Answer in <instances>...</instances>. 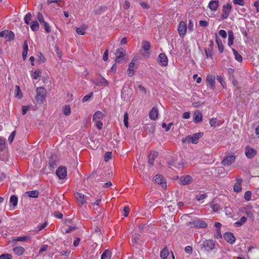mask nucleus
<instances>
[{
  "label": "nucleus",
  "mask_w": 259,
  "mask_h": 259,
  "mask_svg": "<svg viewBox=\"0 0 259 259\" xmlns=\"http://www.w3.org/2000/svg\"><path fill=\"white\" fill-rule=\"evenodd\" d=\"M183 143L192 142V138L191 136H188L185 138H183L182 140Z\"/></svg>",
  "instance_id": "nucleus-61"
},
{
  "label": "nucleus",
  "mask_w": 259,
  "mask_h": 259,
  "mask_svg": "<svg viewBox=\"0 0 259 259\" xmlns=\"http://www.w3.org/2000/svg\"><path fill=\"white\" fill-rule=\"evenodd\" d=\"M37 18L40 23L41 25H42L47 33H50L51 32V28L49 26V24L45 21L44 19V16L40 12H38L37 15Z\"/></svg>",
  "instance_id": "nucleus-5"
},
{
  "label": "nucleus",
  "mask_w": 259,
  "mask_h": 259,
  "mask_svg": "<svg viewBox=\"0 0 259 259\" xmlns=\"http://www.w3.org/2000/svg\"><path fill=\"white\" fill-rule=\"evenodd\" d=\"M233 3L240 6H244L245 4L244 0H233Z\"/></svg>",
  "instance_id": "nucleus-60"
},
{
  "label": "nucleus",
  "mask_w": 259,
  "mask_h": 259,
  "mask_svg": "<svg viewBox=\"0 0 259 259\" xmlns=\"http://www.w3.org/2000/svg\"><path fill=\"white\" fill-rule=\"evenodd\" d=\"M13 251L17 255H20L23 253L25 251L24 248L21 246H17L13 249Z\"/></svg>",
  "instance_id": "nucleus-28"
},
{
  "label": "nucleus",
  "mask_w": 259,
  "mask_h": 259,
  "mask_svg": "<svg viewBox=\"0 0 259 259\" xmlns=\"http://www.w3.org/2000/svg\"><path fill=\"white\" fill-rule=\"evenodd\" d=\"M47 225H48V222L47 221H46L43 224H42L40 226H38L37 227V228L35 229V231L39 232V231H41V230L45 228L47 226Z\"/></svg>",
  "instance_id": "nucleus-48"
},
{
  "label": "nucleus",
  "mask_w": 259,
  "mask_h": 259,
  "mask_svg": "<svg viewBox=\"0 0 259 259\" xmlns=\"http://www.w3.org/2000/svg\"><path fill=\"white\" fill-rule=\"evenodd\" d=\"M0 36L10 41L14 39L15 35L11 30L6 29L0 32Z\"/></svg>",
  "instance_id": "nucleus-7"
},
{
  "label": "nucleus",
  "mask_w": 259,
  "mask_h": 259,
  "mask_svg": "<svg viewBox=\"0 0 259 259\" xmlns=\"http://www.w3.org/2000/svg\"><path fill=\"white\" fill-rule=\"evenodd\" d=\"M36 92L35 99L38 103H41L42 101L46 98V90L44 88L40 87L36 88Z\"/></svg>",
  "instance_id": "nucleus-1"
},
{
  "label": "nucleus",
  "mask_w": 259,
  "mask_h": 259,
  "mask_svg": "<svg viewBox=\"0 0 259 259\" xmlns=\"http://www.w3.org/2000/svg\"><path fill=\"white\" fill-rule=\"evenodd\" d=\"M55 51L56 52V54L58 56V57L59 58H61L62 57V52L60 51L59 47L57 46H55Z\"/></svg>",
  "instance_id": "nucleus-62"
},
{
  "label": "nucleus",
  "mask_w": 259,
  "mask_h": 259,
  "mask_svg": "<svg viewBox=\"0 0 259 259\" xmlns=\"http://www.w3.org/2000/svg\"><path fill=\"white\" fill-rule=\"evenodd\" d=\"M193 27H194V24H193V21L192 20H189L188 26L189 30L190 31H193L194 29Z\"/></svg>",
  "instance_id": "nucleus-58"
},
{
  "label": "nucleus",
  "mask_w": 259,
  "mask_h": 259,
  "mask_svg": "<svg viewBox=\"0 0 259 259\" xmlns=\"http://www.w3.org/2000/svg\"><path fill=\"white\" fill-rule=\"evenodd\" d=\"M6 142L3 138L0 137V150L3 151L5 148Z\"/></svg>",
  "instance_id": "nucleus-53"
},
{
  "label": "nucleus",
  "mask_w": 259,
  "mask_h": 259,
  "mask_svg": "<svg viewBox=\"0 0 259 259\" xmlns=\"http://www.w3.org/2000/svg\"><path fill=\"white\" fill-rule=\"evenodd\" d=\"M168 255V250L166 247H165L160 252V257L161 258L166 259Z\"/></svg>",
  "instance_id": "nucleus-38"
},
{
  "label": "nucleus",
  "mask_w": 259,
  "mask_h": 259,
  "mask_svg": "<svg viewBox=\"0 0 259 259\" xmlns=\"http://www.w3.org/2000/svg\"><path fill=\"white\" fill-rule=\"evenodd\" d=\"M141 236L139 234H135L132 237V240L133 243L135 244H139L140 243Z\"/></svg>",
  "instance_id": "nucleus-30"
},
{
  "label": "nucleus",
  "mask_w": 259,
  "mask_h": 259,
  "mask_svg": "<svg viewBox=\"0 0 259 259\" xmlns=\"http://www.w3.org/2000/svg\"><path fill=\"white\" fill-rule=\"evenodd\" d=\"M46 58L41 53H39L38 59L37 62L39 64L44 63L45 62Z\"/></svg>",
  "instance_id": "nucleus-42"
},
{
  "label": "nucleus",
  "mask_w": 259,
  "mask_h": 259,
  "mask_svg": "<svg viewBox=\"0 0 259 259\" xmlns=\"http://www.w3.org/2000/svg\"><path fill=\"white\" fill-rule=\"evenodd\" d=\"M158 110L157 107H154L149 113V117L151 119L155 120L158 118Z\"/></svg>",
  "instance_id": "nucleus-21"
},
{
  "label": "nucleus",
  "mask_w": 259,
  "mask_h": 259,
  "mask_svg": "<svg viewBox=\"0 0 259 259\" xmlns=\"http://www.w3.org/2000/svg\"><path fill=\"white\" fill-rule=\"evenodd\" d=\"M91 81L97 86L107 87L109 85L108 81L103 76H101L100 80H98V79H91Z\"/></svg>",
  "instance_id": "nucleus-12"
},
{
  "label": "nucleus",
  "mask_w": 259,
  "mask_h": 259,
  "mask_svg": "<svg viewBox=\"0 0 259 259\" xmlns=\"http://www.w3.org/2000/svg\"><path fill=\"white\" fill-rule=\"evenodd\" d=\"M128 115L127 112H126L124 114L123 122H124V125L126 127H128Z\"/></svg>",
  "instance_id": "nucleus-47"
},
{
  "label": "nucleus",
  "mask_w": 259,
  "mask_h": 259,
  "mask_svg": "<svg viewBox=\"0 0 259 259\" xmlns=\"http://www.w3.org/2000/svg\"><path fill=\"white\" fill-rule=\"evenodd\" d=\"M10 202L14 206H16L18 202L17 197L14 195L11 196L10 199Z\"/></svg>",
  "instance_id": "nucleus-39"
},
{
  "label": "nucleus",
  "mask_w": 259,
  "mask_h": 259,
  "mask_svg": "<svg viewBox=\"0 0 259 259\" xmlns=\"http://www.w3.org/2000/svg\"><path fill=\"white\" fill-rule=\"evenodd\" d=\"M224 238L228 243L231 244H233L236 240L235 237L233 233L231 232H226L224 234Z\"/></svg>",
  "instance_id": "nucleus-16"
},
{
  "label": "nucleus",
  "mask_w": 259,
  "mask_h": 259,
  "mask_svg": "<svg viewBox=\"0 0 259 259\" xmlns=\"http://www.w3.org/2000/svg\"><path fill=\"white\" fill-rule=\"evenodd\" d=\"M110 257L111 252L108 249L104 250L101 255V259H110Z\"/></svg>",
  "instance_id": "nucleus-34"
},
{
  "label": "nucleus",
  "mask_w": 259,
  "mask_h": 259,
  "mask_svg": "<svg viewBox=\"0 0 259 259\" xmlns=\"http://www.w3.org/2000/svg\"><path fill=\"white\" fill-rule=\"evenodd\" d=\"M31 29L32 31H35L38 30L39 24L36 21H33L30 25Z\"/></svg>",
  "instance_id": "nucleus-37"
},
{
  "label": "nucleus",
  "mask_w": 259,
  "mask_h": 259,
  "mask_svg": "<svg viewBox=\"0 0 259 259\" xmlns=\"http://www.w3.org/2000/svg\"><path fill=\"white\" fill-rule=\"evenodd\" d=\"M212 49L209 48L204 49L205 55L207 58H211L212 56Z\"/></svg>",
  "instance_id": "nucleus-45"
},
{
  "label": "nucleus",
  "mask_w": 259,
  "mask_h": 259,
  "mask_svg": "<svg viewBox=\"0 0 259 259\" xmlns=\"http://www.w3.org/2000/svg\"><path fill=\"white\" fill-rule=\"evenodd\" d=\"M15 96L19 99H21L22 97V94L19 85H17L15 86Z\"/></svg>",
  "instance_id": "nucleus-36"
},
{
  "label": "nucleus",
  "mask_w": 259,
  "mask_h": 259,
  "mask_svg": "<svg viewBox=\"0 0 259 259\" xmlns=\"http://www.w3.org/2000/svg\"><path fill=\"white\" fill-rule=\"evenodd\" d=\"M211 207H212V209H213V211L214 212H219L220 209V205L218 204H212L211 205Z\"/></svg>",
  "instance_id": "nucleus-57"
},
{
  "label": "nucleus",
  "mask_w": 259,
  "mask_h": 259,
  "mask_svg": "<svg viewBox=\"0 0 259 259\" xmlns=\"http://www.w3.org/2000/svg\"><path fill=\"white\" fill-rule=\"evenodd\" d=\"M76 31L80 35H84L85 33V29L82 27L76 28Z\"/></svg>",
  "instance_id": "nucleus-55"
},
{
  "label": "nucleus",
  "mask_w": 259,
  "mask_h": 259,
  "mask_svg": "<svg viewBox=\"0 0 259 259\" xmlns=\"http://www.w3.org/2000/svg\"><path fill=\"white\" fill-rule=\"evenodd\" d=\"M63 113L66 115H69L71 113V109L69 105H66L63 108Z\"/></svg>",
  "instance_id": "nucleus-41"
},
{
  "label": "nucleus",
  "mask_w": 259,
  "mask_h": 259,
  "mask_svg": "<svg viewBox=\"0 0 259 259\" xmlns=\"http://www.w3.org/2000/svg\"><path fill=\"white\" fill-rule=\"evenodd\" d=\"M172 125H173V122H170L167 125L165 122H163L162 124V127L164 128H165L166 132H168L169 131V130L171 128V126Z\"/></svg>",
  "instance_id": "nucleus-46"
},
{
  "label": "nucleus",
  "mask_w": 259,
  "mask_h": 259,
  "mask_svg": "<svg viewBox=\"0 0 259 259\" xmlns=\"http://www.w3.org/2000/svg\"><path fill=\"white\" fill-rule=\"evenodd\" d=\"M234 39V34L232 31H228V45L229 46H231L233 44V41Z\"/></svg>",
  "instance_id": "nucleus-27"
},
{
  "label": "nucleus",
  "mask_w": 259,
  "mask_h": 259,
  "mask_svg": "<svg viewBox=\"0 0 259 259\" xmlns=\"http://www.w3.org/2000/svg\"><path fill=\"white\" fill-rule=\"evenodd\" d=\"M108 59V50L107 49L104 53L103 59L104 61H106Z\"/></svg>",
  "instance_id": "nucleus-63"
},
{
  "label": "nucleus",
  "mask_w": 259,
  "mask_h": 259,
  "mask_svg": "<svg viewBox=\"0 0 259 259\" xmlns=\"http://www.w3.org/2000/svg\"><path fill=\"white\" fill-rule=\"evenodd\" d=\"M151 48V45L148 41H143L142 42V48L144 50L145 52L143 54V56L146 57H149L150 52L149 51Z\"/></svg>",
  "instance_id": "nucleus-13"
},
{
  "label": "nucleus",
  "mask_w": 259,
  "mask_h": 259,
  "mask_svg": "<svg viewBox=\"0 0 259 259\" xmlns=\"http://www.w3.org/2000/svg\"><path fill=\"white\" fill-rule=\"evenodd\" d=\"M237 182L235 183V184L234 186V191L235 192L239 193L241 192L242 190V187H241V182L242 181L241 179H237Z\"/></svg>",
  "instance_id": "nucleus-24"
},
{
  "label": "nucleus",
  "mask_w": 259,
  "mask_h": 259,
  "mask_svg": "<svg viewBox=\"0 0 259 259\" xmlns=\"http://www.w3.org/2000/svg\"><path fill=\"white\" fill-rule=\"evenodd\" d=\"M219 0H211L209 2L208 7L211 11H216L219 7Z\"/></svg>",
  "instance_id": "nucleus-22"
},
{
  "label": "nucleus",
  "mask_w": 259,
  "mask_h": 259,
  "mask_svg": "<svg viewBox=\"0 0 259 259\" xmlns=\"http://www.w3.org/2000/svg\"><path fill=\"white\" fill-rule=\"evenodd\" d=\"M154 178V180L156 183L161 185V186L163 188L166 187V181L162 176L160 175H156Z\"/></svg>",
  "instance_id": "nucleus-15"
},
{
  "label": "nucleus",
  "mask_w": 259,
  "mask_h": 259,
  "mask_svg": "<svg viewBox=\"0 0 259 259\" xmlns=\"http://www.w3.org/2000/svg\"><path fill=\"white\" fill-rule=\"evenodd\" d=\"M215 41L218 45L219 51L220 53H222L224 51V46L220 38L215 34Z\"/></svg>",
  "instance_id": "nucleus-26"
},
{
  "label": "nucleus",
  "mask_w": 259,
  "mask_h": 259,
  "mask_svg": "<svg viewBox=\"0 0 259 259\" xmlns=\"http://www.w3.org/2000/svg\"><path fill=\"white\" fill-rule=\"evenodd\" d=\"M245 154L248 158L251 159L256 155L257 151L250 147H246L245 149Z\"/></svg>",
  "instance_id": "nucleus-10"
},
{
  "label": "nucleus",
  "mask_w": 259,
  "mask_h": 259,
  "mask_svg": "<svg viewBox=\"0 0 259 259\" xmlns=\"http://www.w3.org/2000/svg\"><path fill=\"white\" fill-rule=\"evenodd\" d=\"M251 197V192L250 191H246L244 194V198L246 201H249Z\"/></svg>",
  "instance_id": "nucleus-51"
},
{
  "label": "nucleus",
  "mask_w": 259,
  "mask_h": 259,
  "mask_svg": "<svg viewBox=\"0 0 259 259\" xmlns=\"http://www.w3.org/2000/svg\"><path fill=\"white\" fill-rule=\"evenodd\" d=\"M58 158L55 155L51 154L49 157V166L50 170H52L58 165Z\"/></svg>",
  "instance_id": "nucleus-8"
},
{
  "label": "nucleus",
  "mask_w": 259,
  "mask_h": 259,
  "mask_svg": "<svg viewBox=\"0 0 259 259\" xmlns=\"http://www.w3.org/2000/svg\"><path fill=\"white\" fill-rule=\"evenodd\" d=\"M187 30V26L186 22L181 21L178 28V32L181 37H183L186 35Z\"/></svg>",
  "instance_id": "nucleus-6"
},
{
  "label": "nucleus",
  "mask_w": 259,
  "mask_h": 259,
  "mask_svg": "<svg viewBox=\"0 0 259 259\" xmlns=\"http://www.w3.org/2000/svg\"><path fill=\"white\" fill-rule=\"evenodd\" d=\"M207 196V195L206 194H199L196 196V199L197 201H200L201 200H203V199L206 198Z\"/></svg>",
  "instance_id": "nucleus-50"
},
{
  "label": "nucleus",
  "mask_w": 259,
  "mask_h": 259,
  "mask_svg": "<svg viewBox=\"0 0 259 259\" xmlns=\"http://www.w3.org/2000/svg\"><path fill=\"white\" fill-rule=\"evenodd\" d=\"M192 178L190 176H182L180 179V184L183 185L189 184L192 182Z\"/></svg>",
  "instance_id": "nucleus-20"
},
{
  "label": "nucleus",
  "mask_w": 259,
  "mask_h": 259,
  "mask_svg": "<svg viewBox=\"0 0 259 259\" xmlns=\"http://www.w3.org/2000/svg\"><path fill=\"white\" fill-rule=\"evenodd\" d=\"M158 62L161 66H166L168 64V58L166 55L164 53H160L158 58Z\"/></svg>",
  "instance_id": "nucleus-9"
},
{
  "label": "nucleus",
  "mask_w": 259,
  "mask_h": 259,
  "mask_svg": "<svg viewBox=\"0 0 259 259\" xmlns=\"http://www.w3.org/2000/svg\"><path fill=\"white\" fill-rule=\"evenodd\" d=\"M103 117V113L100 111H98L94 114L93 116V121H97L99 119H102Z\"/></svg>",
  "instance_id": "nucleus-25"
},
{
  "label": "nucleus",
  "mask_w": 259,
  "mask_h": 259,
  "mask_svg": "<svg viewBox=\"0 0 259 259\" xmlns=\"http://www.w3.org/2000/svg\"><path fill=\"white\" fill-rule=\"evenodd\" d=\"M246 220L247 218L245 217H242L239 221L235 223V225L237 227H240L246 222Z\"/></svg>",
  "instance_id": "nucleus-35"
},
{
  "label": "nucleus",
  "mask_w": 259,
  "mask_h": 259,
  "mask_svg": "<svg viewBox=\"0 0 259 259\" xmlns=\"http://www.w3.org/2000/svg\"><path fill=\"white\" fill-rule=\"evenodd\" d=\"M193 120L195 123H199L202 120V115L199 110L194 111L193 113Z\"/></svg>",
  "instance_id": "nucleus-19"
},
{
  "label": "nucleus",
  "mask_w": 259,
  "mask_h": 259,
  "mask_svg": "<svg viewBox=\"0 0 259 259\" xmlns=\"http://www.w3.org/2000/svg\"><path fill=\"white\" fill-rule=\"evenodd\" d=\"M41 72L40 70L37 69L33 72V73L31 74L32 77L34 79H37L38 77L40 76Z\"/></svg>",
  "instance_id": "nucleus-40"
},
{
  "label": "nucleus",
  "mask_w": 259,
  "mask_h": 259,
  "mask_svg": "<svg viewBox=\"0 0 259 259\" xmlns=\"http://www.w3.org/2000/svg\"><path fill=\"white\" fill-rule=\"evenodd\" d=\"M219 34L220 36H221L223 38H226L227 37V33L225 30H220L219 31Z\"/></svg>",
  "instance_id": "nucleus-59"
},
{
  "label": "nucleus",
  "mask_w": 259,
  "mask_h": 259,
  "mask_svg": "<svg viewBox=\"0 0 259 259\" xmlns=\"http://www.w3.org/2000/svg\"><path fill=\"white\" fill-rule=\"evenodd\" d=\"M16 132L15 131L12 132L10 136L9 137L8 141L9 142L11 143H12L15 136H16Z\"/></svg>",
  "instance_id": "nucleus-56"
},
{
  "label": "nucleus",
  "mask_w": 259,
  "mask_h": 259,
  "mask_svg": "<svg viewBox=\"0 0 259 259\" xmlns=\"http://www.w3.org/2000/svg\"><path fill=\"white\" fill-rule=\"evenodd\" d=\"M32 17V15L30 13H28L25 15L24 17V21L27 24H30V22L31 20Z\"/></svg>",
  "instance_id": "nucleus-44"
},
{
  "label": "nucleus",
  "mask_w": 259,
  "mask_h": 259,
  "mask_svg": "<svg viewBox=\"0 0 259 259\" xmlns=\"http://www.w3.org/2000/svg\"><path fill=\"white\" fill-rule=\"evenodd\" d=\"M12 256L8 253H4L0 255V259H11Z\"/></svg>",
  "instance_id": "nucleus-54"
},
{
  "label": "nucleus",
  "mask_w": 259,
  "mask_h": 259,
  "mask_svg": "<svg viewBox=\"0 0 259 259\" xmlns=\"http://www.w3.org/2000/svg\"><path fill=\"white\" fill-rule=\"evenodd\" d=\"M206 81L209 83L210 87H213L215 82V77L211 75H208L206 78Z\"/></svg>",
  "instance_id": "nucleus-32"
},
{
  "label": "nucleus",
  "mask_w": 259,
  "mask_h": 259,
  "mask_svg": "<svg viewBox=\"0 0 259 259\" xmlns=\"http://www.w3.org/2000/svg\"><path fill=\"white\" fill-rule=\"evenodd\" d=\"M125 54V50L122 48H119L117 49L115 55L116 57H124Z\"/></svg>",
  "instance_id": "nucleus-31"
},
{
  "label": "nucleus",
  "mask_w": 259,
  "mask_h": 259,
  "mask_svg": "<svg viewBox=\"0 0 259 259\" xmlns=\"http://www.w3.org/2000/svg\"><path fill=\"white\" fill-rule=\"evenodd\" d=\"M232 51L233 52L235 59L237 61L241 62L242 61L241 55L234 49H232Z\"/></svg>",
  "instance_id": "nucleus-33"
},
{
  "label": "nucleus",
  "mask_w": 259,
  "mask_h": 259,
  "mask_svg": "<svg viewBox=\"0 0 259 259\" xmlns=\"http://www.w3.org/2000/svg\"><path fill=\"white\" fill-rule=\"evenodd\" d=\"M56 174L60 179L65 178L67 176V169L64 166H60L56 170Z\"/></svg>",
  "instance_id": "nucleus-11"
},
{
  "label": "nucleus",
  "mask_w": 259,
  "mask_h": 259,
  "mask_svg": "<svg viewBox=\"0 0 259 259\" xmlns=\"http://www.w3.org/2000/svg\"><path fill=\"white\" fill-rule=\"evenodd\" d=\"M235 156L234 155L228 156L225 157L222 161L224 165H229L235 161Z\"/></svg>",
  "instance_id": "nucleus-17"
},
{
  "label": "nucleus",
  "mask_w": 259,
  "mask_h": 259,
  "mask_svg": "<svg viewBox=\"0 0 259 259\" xmlns=\"http://www.w3.org/2000/svg\"><path fill=\"white\" fill-rule=\"evenodd\" d=\"M25 194H27L28 196L31 198H37L39 195V192L37 190H33L30 191H27L25 192Z\"/></svg>",
  "instance_id": "nucleus-29"
},
{
  "label": "nucleus",
  "mask_w": 259,
  "mask_h": 259,
  "mask_svg": "<svg viewBox=\"0 0 259 259\" xmlns=\"http://www.w3.org/2000/svg\"><path fill=\"white\" fill-rule=\"evenodd\" d=\"M93 96V93H91L88 95H85L82 99V102H85L89 101Z\"/></svg>",
  "instance_id": "nucleus-49"
},
{
  "label": "nucleus",
  "mask_w": 259,
  "mask_h": 259,
  "mask_svg": "<svg viewBox=\"0 0 259 259\" xmlns=\"http://www.w3.org/2000/svg\"><path fill=\"white\" fill-rule=\"evenodd\" d=\"M203 135V133H198L193 134V136H191L192 143L193 144H197L199 139L202 137Z\"/></svg>",
  "instance_id": "nucleus-23"
},
{
  "label": "nucleus",
  "mask_w": 259,
  "mask_h": 259,
  "mask_svg": "<svg viewBox=\"0 0 259 259\" xmlns=\"http://www.w3.org/2000/svg\"><path fill=\"white\" fill-rule=\"evenodd\" d=\"M185 250L187 253L191 254L193 251L192 247L190 246H187L185 248Z\"/></svg>",
  "instance_id": "nucleus-64"
},
{
  "label": "nucleus",
  "mask_w": 259,
  "mask_h": 259,
  "mask_svg": "<svg viewBox=\"0 0 259 259\" xmlns=\"http://www.w3.org/2000/svg\"><path fill=\"white\" fill-rule=\"evenodd\" d=\"M232 9V7L230 4L228 3L226 5H224L222 6V13L221 14V19L222 20H224L228 18Z\"/></svg>",
  "instance_id": "nucleus-4"
},
{
  "label": "nucleus",
  "mask_w": 259,
  "mask_h": 259,
  "mask_svg": "<svg viewBox=\"0 0 259 259\" xmlns=\"http://www.w3.org/2000/svg\"><path fill=\"white\" fill-rule=\"evenodd\" d=\"M28 51V45L27 40H25L23 46V52L27 53Z\"/></svg>",
  "instance_id": "nucleus-52"
},
{
  "label": "nucleus",
  "mask_w": 259,
  "mask_h": 259,
  "mask_svg": "<svg viewBox=\"0 0 259 259\" xmlns=\"http://www.w3.org/2000/svg\"><path fill=\"white\" fill-rule=\"evenodd\" d=\"M74 197L76 201L80 205H82L86 202V200L84 195L81 193L76 192L74 194Z\"/></svg>",
  "instance_id": "nucleus-14"
},
{
  "label": "nucleus",
  "mask_w": 259,
  "mask_h": 259,
  "mask_svg": "<svg viewBox=\"0 0 259 259\" xmlns=\"http://www.w3.org/2000/svg\"><path fill=\"white\" fill-rule=\"evenodd\" d=\"M112 153L111 152H107L104 155V160L105 162L108 161L112 159Z\"/></svg>",
  "instance_id": "nucleus-43"
},
{
  "label": "nucleus",
  "mask_w": 259,
  "mask_h": 259,
  "mask_svg": "<svg viewBox=\"0 0 259 259\" xmlns=\"http://www.w3.org/2000/svg\"><path fill=\"white\" fill-rule=\"evenodd\" d=\"M200 249L204 248L206 250L209 251L214 248V241L212 239L205 240L203 243L200 245Z\"/></svg>",
  "instance_id": "nucleus-2"
},
{
  "label": "nucleus",
  "mask_w": 259,
  "mask_h": 259,
  "mask_svg": "<svg viewBox=\"0 0 259 259\" xmlns=\"http://www.w3.org/2000/svg\"><path fill=\"white\" fill-rule=\"evenodd\" d=\"M187 226L190 228H204L207 227V224L202 220H196L187 223Z\"/></svg>",
  "instance_id": "nucleus-3"
},
{
  "label": "nucleus",
  "mask_w": 259,
  "mask_h": 259,
  "mask_svg": "<svg viewBox=\"0 0 259 259\" xmlns=\"http://www.w3.org/2000/svg\"><path fill=\"white\" fill-rule=\"evenodd\" d=\"M158 153L156 151L154 152H150V153L148 155V163L150 165V166H153L154 161L155 159V158L158 156Z\"/></svg>",
  "instance_id": "nucleus-18"
}]
</instances>
